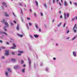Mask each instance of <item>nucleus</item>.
<instances>
[{
  "instance_id": "412c9836",
  "label": "nucleus",
  "mask_w": 77,
  "mask_h": 77,
  "mask_svg": "<svg viewBox=\"0 0 77 77\" xmlns=\"http://www.w3.org/2000/svg\"><path fill=\"white\" fill-rule=\"evenodd\" d=\"M8 72H5V74L6 75H7V76H8Z\"/></svg>"
},
{
  "instance_id": "72a5a7b5",
  "label": "nucleus",
  "mask_w": 77,
  "mask_h": 77,
  "mask_svg": "<svg viewBox=\"0 0 77 77\" xmlns=\"http://www.w3.org/2000/svg\"><path fill=\"white\" fill-rule=\"evenodd\" d=\"M75 20V18H73L72 19V21H74Z\"/></svg>"
},
{
  "instance_id": "4d7b16f0",
  "label": "nucleus",
  "mask_w": 77,
  "mask_h": 77,
  "mask_svg": "<svg viewBox=\"0 0 77 77\" xmlns=\"http://www.w3.org/2000/svg\"><path fill=\"white\" fill-rule=\"evenodd\" d=\"M53 59L54 60H56V58H54Z\"/></svg>"
},
{
  "instance_id": "5701e85b",
  "label": "nucleus",
  "mask_w": 77,
  "mask_h": 77,
  "mask_svg": "<svg viewBox=\"0 0 77 77\" xmlns=\"http://www.w3.org/2000/svg\"><path fill=\"white\" fill-rule=\"evenodd\" d=\"M23 63H24V61L23 60H21V63L22 64H23Z\"/></svg>"
},
{
  "instance_id": "2eb2a0df",
  "label": "nucleus",
  "mask_w": 77,
  "mask_h": 77,
  "mask_svg": "<svg viewBox=\"0 0 77 77\" xmlns=\"http://www.w3.org/2000/svg\"><path fill=\"white\" fill-rule=\"evenodd\" d=\"M77 35H76L72 39V40H74V39H75V38H77Z\"/></svg>"
},
{
  "instance_id": "338daca9",
  "label": "nucleus",
  "mask_w": 77,
  "mask_h": 77,
  "mask_svg": "<svg viewBox=\"0 0 77 77\" xmlns=\"http://www.w3.org/2000/svg\"><path fill=\"white\" fill-rule=\"evenodd\" d=\"M65 17V20H66V16L64 17Z\"/></svg>"
},
{
  "instance_id": "4468645a",
  "label": "nucleus",
  "mask_w": 77,
  "mask_h": 77,
  "mask_svg": "<svg viewBox=\"0 0 77 77\" xmlns=\"http://www.w3.org/2000/svg\"><path fill=\"white\" fill-rule=\"evenodd\" d=\"M5 16H6V17H9V14H6V13L5 12Z\"/></svg>"
},
{
  "instance_id": "473e14b6",
  "label": "nucleus",
  "mask_w": 77,
  "mask_h": 77,
  "mask_svg": "<svg viewBox=\"0 0 77 77\" xmlns=\"http://www.w3.org/2000/svg\"><path fill=\"white\" fill-rule=\"evenodd\" d=\"M3 29L5 30V31H7V29H5V28H3Z\"/></svg>"
},
{
  "instance_id": "c85d7f7f",
  "label": "nucleus",
  "mask_w": 77,
  "mask_h": 77,
  "mask_svg": "<svg viewBox=\"0 0 77 77\" xmlns=\"http://www.w3.org/2000/svg\"><path fill=\"white\" fill-rule=\"evenodd\" d=\"M27 19L28 20H30V18H29V17H27Z\"/></svg>"
},
{
  "instance_id": "c9c22d12",
  "label": "nucleus",
  "mask_w": 77,
  "mask_h": 77,
  "mask_svg": "<svg viewBox=\"0 0 77 77\" xmlns=\"http://www.w3.org/2000/svg\"><path fill=\"white\" fill-rule=\"evenodd\" d=\"M35 26H36V29H38V26H37V25L36 24L35 25Z\"/></svg>"
},
{
  "instance_id": "774afa93",
  "label": "nucleus",
  "mask_w": 77,
  "mask_h": 77,
  "mask_svg": "<svg viewBox=\"0 0 77 77\" xmlns=\"http://www.w3.org/2000/svg\"><path fill=\"white\" fill-rule=\"evenodd\" d=\"M27 27L28 29H29V27L28 26H27Z\"/></svg>"
},
{
  "instance_id": "b1692460",
  "label": "nucleus",
  "mask_w": 77,
  "mask_h": 77,
  "mask_svg": "<svg viewBox=\"0 0 77 77\" xmlns=\"http://www.w3.org/2000/svg\"><path fill=\"white\" fill-rule=\"evenodd\" d=\"M59 5L60 6H62V4H61V3H60V2H59Z\"/></svg>"
},
{
  "instance_id": "6e6d98bb",
  "label": "nucleus",
  "mask_w": 77,
  "mask_h": 77,
  "mask_svg": "<svg viewBox=\"0 0 77 77\" xmlns=\"http://www.w3.org/2000/svg\"><path fill=\"white\" fill-rule=\"evenodd\" d=\"M23 66V67H25V66H26V65H24Z\"/></svg>"
},
{
  "instance_id": "79ce46f5",
  "label": "nucleus",
  "mask_w": 77,
  "mask_h": 77,
  "mask_svg": "<svg viewBox=\"0 0 77 77\" xmlns=\"http://www.w3.org/2000/svg\"><path fill=\"white\" fill-rule=\"evenodd\" d=\"M6 44H7V45H8V44H9V42H7Z\"/></svg>"
},
{
  "instance_id": "de8ad7c7",
  "label": "nucleus",
  "mask_w": 77,
  "mask_h": 77,
  "mask_svg": "<svg viewBox=\"0 0 77 77\" xmlns=\"http://www.w3.org/2000/svg\"><path fill=\"white\" fill-rule=\"evenodd\" d=\"M55 0H53V3H54Z\"/></svg>"
},
{
  "instance_id": "9b49d317",
  "label": "nucleus",
  "mask_w": 77,
  "mask_h": 77,
  "mask_svg": "<svg viewBox=\"0 0 77 77\" xmlns=\"http://www.w3.org/2000/svg\"><path fill=\"white\" fill-rule=\"evenodd\" d=\"M2 34H5L6 36H7L8 35V34H7V33L5 32H2Z\"/></svg>"
},
{
  "instance_id": "a19ab883",
  "label": "nucleus",
  "mask_w": 77,
  "mask_h": 77,
  "mask_svg": "<svg viewBox=\"0 0 77 77\" xmlns=\"http://www.w3.org/2000/svg\"><path fill=\"white\" fill-rule=\"evenodd\" d=\"M2 59H5V57L4 56H2Z\"/></svg>"
},
{
  "instance_id": "2f4dec72",
  "label": "nucleus",
  "mask_w": 77,
  "mask_h": 77,
  "mask_svg": "<svg viewBox=\"0 0 77 77\" xmlns=\"http://www.w3.org/2000/svg\"><path fill=\"white\" fill-rule=\"evenodd\" d=\"M29 26H32V23H29Z\"/></svg>"
},
{
  "instance_id": "052dcab7",
  "label": "nucleus",
  "mask_w": 77,
  "mask_h": 77,
  "mask_svg": "<svg viewBox=\"0 0 77 77\" xmlns=\"http://www.w3.org/2000/svg\"><path fill=\"white\" fill-rule=\"evenodd\" d=\"M70 4H71H71H72V3L70 1Z\"/></svg>"
},
{
  "instance_id": "f03ea898",
  "label": "nucleus",
  "mask_w": 77,
  "mask_h": 77,
  "mask_svg": "<svg viewBox=\"0 0 77 77\" xmlns=\"http://www.w3.org/2000/svg\"><path fill=\"white\" fill-rule=\"evenodd\" d=\"M1 22H3L4 23L5 25L7 27H9V25H8V23L7 22H5V20H3V21H1Z\"/></svg>"
},
{
  "instance_id": "58836bf2",
  "label": "nucleus",
  "mask_w": 77,
  "mask_h": 77,
  "mask_svg": "<svg viewBox=\"0 0 77 77\" xmlns=\"http://www.w3.org/2000/svg\"><path fill=\"white\" fill-rule=\"evenodd\" d=\"M19 5H20V6H22V4H21V3H19Z\"/></svg>"
},
{
  "instance_id": "4c0bfd02",
  "label": "nucleus",
  "mask_w": 77,
  "mask_h": 77,
  "mask_svg": "<svg viewBox=\"0 0 77 77\" xmlns=\"http://www.w3.org/2000/svg\"><path fill=\"white\" fill-rule=\"evenodd\" d=\"M11 26H13V25H14V24L12 23H11Z\"/></svg>"
},
{
  "instance_id": "8fccbe9b",
  "label": "nucleus",
  "mask_w": 77,
  "mask_h": 77,
  "mask_svg": "<svg viewBox=\"0 0 77 77\" xmlns=\"http://www.w3.org/2000/svg\"><path fill=\"white\" fill-rule=\"evenodd\" d=\"M39 32H41V29H39Z\"/></svg>"
},
{
  "instance_id": "f8f14e48",
  "label": "nucleus",
  "mask_w": 77,
  "mask_h": 77,
  "mask_svg": "<svg viewBox=\"0 0 77 77\" xmlns=\"http://www.w3.org/2000/svg\"><path fill=\"white\" fill-rule=\"evenodd\" d=\"M34 36H35V38H38V37H39V36L38 35H34Z\"/></svg>"
},
{
  "instance_id": "4be33fe9",
  "label": "nucleus",
  "mask_w": 77,
  "mask_h": 77,
  "mask_svg": "<svg viewBox=\"0 0 77 77\" xmlns=\"http://www.w3.org/2000/svg\"><path fill=\"white\" fill-rule=\"evenodd\" d=\"M25 71V69H22V72H24Z\"/></svg>"
},
{
  "instance_id": "3c124183",
  "label": "nucleus",
  "mask_w": 77,
  "mask_h": 77,
  "mask_svg": "<svg viewBox=\"0 0 77 77\" xmlns=\"http://www.w3.org/2000/svg\"><path fill=\"white\" fill-rule=\"evenodd\" d=\"M18 56H21V54H18Z\"/></svg>"
},
{
  "instance_id": "09e8293b",
  "label": "nucleus",
  "mask_w": 77,
  "mask_h": 77,
  "mask_svg": "<svg viewBox=\"0 0 77 77\" xmlns=\"http://www.w3.org/2000/svg\"><path fill=\"white\" fill-rule=\"evenodd\" d=\"M60 18H62V16L61 15L60 16Z\"/></svg>"
},
{
  "instance_id": "c756f323",
  "label": "nucleus",
  "mask_w": 77,
  "mask_h": 77,
  "mask_svg": "<svg viewBox=\"0 0 77 77\" xmlns=\"http://www.w3.org/2000/svg\"><path fill=\"white\" fill-rule=\"evenodd\" d=\"M34 15L35 17H36V13L34 14Z\"/></svg>"
},
{
  "instance_id": "6e6552de",
  "label": "nucleus",
  "mask_w": 77,
  "mask_h": 77,
  "mask_svg": "<svg viewBox=\"0 0 77 77\" xmlns=\"http://www.w3.org/2000/svg\"><path fill=\"white\" fill-rule=\"evenodd\" d=\"M64 5L65 6H67L68 5V4L67 3V2L66 1L64 2Z\"/></svg>"
},
{
  "instance_id": "680f3d73",
  "label": "nucleus",
  "mask_w": 77,
  "mask_h": 77,
  "mask_svg": "<svg viewBox=\"0 0 77 77\" xmlns=\"http://www.w3.org/2000/svg\"><path fill=\"white\" fill-rule=\"evenodd\" d=\"M31 38H33V37L32 35H31Z\"/></svg>"
},
{
  "instance_id": "bf43d9fd",
  "label": "nucleus",
  "mask_w": 77,
  "mask_h": 77,
  "mask_svg": "<svg viewBox=\"0 0 77 77\" xmlns=\"http://www.w3.org/2000/svg\"><path fill=\"white\" fill-rule=\"evenodd\" d=\"M75 18H76V19L77 20V17H75Z\"/></svg>"
},
{
  "instance_id": "603ef678",
  "label": "nucleus",
  "mask_w": 77,
  "mask_h": 77,
  "mask_svg": "<svg viewBox=\"0 0 77 77\" xmlns=\"http://www.w3.org/2000/svg\"><path fill=\"white\" fill-rule=\"evenodd\" d=\"M0 42H1V43H2V42H3L2 41V40H0Z\"/></svg>"
},
{
  "instance_id": "393cba45",
  "label": "nucleus",
  "mask_w": 77,
  "mask_h": 77,
  "mask_svg": "<svg viewBox=\"0 0 77 77\" xmlns=\"http://www.w3.org/2000/svg\"><path fill=\"white\" fill-rule=\"evenodd\" d=\"M16 29L17 30H19V27H18V26H17V27L16 28Z\"/></svg>"
},
{
  "instance_id": "7c9ffc66",
  "label": "nucleus",
  "mask_w": 77,
  "mask_h": 77,
  "mask_svg": "<svg viewBox=\"0 0 77 77\" xmlns=\"http://www.w3.org/2000/svg\"><path fill=\"white\" fill-rule=\"evenodd\" d=\"M44 6L45 7V8H47V6L46 5V4H44Z\"/></svg>"
},
{
  "instance_id": "bb28decb",
  "label": "nucleus",
  "mask_w": 77,
  "mask_h": 77,
  "mask_svg": "<svg viewBox=\"0 0 77 77\" xmlns=\"http://www.w3.org/2000/svg\"><path fill=\"white\" fill-rule=\"evenodd\" d=\"M65 25H66V23H65L64 24V25H63V27H65Z\"/></svg>"
},
{
  "instance_id": "423d86ee",
  "label": "nucleus",
  "mask_w": 77,
  "mask_h": 77,
  "mask_svg": "<svg viewBox=\"0 0 77 77\" xmlns=\"http://www.w3.org/2000/svg\"><path fill=\"white\" fill-rule=\"evenodd\" d=\"M28 61H29V66H30V65L31 64V61H30V59L29 58L28 59Z\"/></svg>"
},
{
  "instance_id": "13d9d810",
  "label": "nucleus",
  "mask_w": 77,
  "mask_h": 77,
  "mask_svg": "<svg viewBox=\"0 0 77 77\" xmlns=\"http://www.w3.org/2000/svg\"><path fill=\"white\" fill-rule=\"evenodd\" d=\"M59 14H61V11H59Z\"/></svg>"
},
{
  "instance_id": "f704fd0d",
  "label": "nucleus",
  "mask_w": 77,
  "mask_h": 77,
  "mask_svg": "<svg viewBox=\"0 0 77 77\" xmlns=\"http://www.w3.org/2000/svg\"><path fill=\"white\" fill-rule=\"evenodd\" d=\"M12 54L14 55V54H15V53H14V52H13L12 53Z\"/></svg>"
},
{
  "instance_id": "20e7f679",
  "label": "nucleus",
  "mask_w": 77,
  "mask_h": 77,
  "mask_svg": "<svg viewBox=\"0 0 77 77\" xmlns=\"http://www.w3.org/2000/svg\"><path fill=\"white\" fill-rule=\"evenodd\" d=\"M2 5L3 6H4L5 7H7V5H6V3L5 2H3L2 3Z\"/></svg>"
},
{
  "instance_id": "37998d69",
  "label": "nucleus",
  "mask_w": 77,
  "mask_h": 77,
  "mask_svg": "<svg viewBox=\"0 0 77 77\" xmlns=\"http://www.w3.org/2000/svg\"><path fill=\"white\" fill-rule=\"evenodd\" d=\"M69 30H68L67 31V33H69Z\"/></svg>"
},
{
  "instance_id": "864d4df0",
  "label": "nucleus",
  "mask_w": 77,
  "mask_h": 77,
  "mask_svg": "<svg viewBox=\"0 0 77 77\" xmlns=\"http://www.w3.org/2000/svg\"><path fill=\"white\" fill-rule=\"evenodd\" d=\"M11 48H12L13 49H15V48H14V47H11Z\"/></svg>"
},
{
  "instance_id": "e2e57ef3",
  "label": "nucleus",
  "mask_w": 77,
  "mask_h": 77,
  "mask_svg": "<svg viewBox=\"0 0 77 77\" xmlns=\"http://www.w3.org/2000/svg\"><path fill=\"white\" fill-rule=\"evenodd\" d=\"M61 3H62L63 2V1H62V0H61Z\"/></svg>"
},
{
  "instance_id": "a18cd8bd",
  "label": "nucleus",
  "mask_w": 77,
  "mask_h": 77,
  "mask_svg": "<svg viewBox=\"0 0 77 77\" xmlns=\"http://www.w3.org/2000/svg\"><path fill=\"white\" fill-rule=\"evenodd\" d=\"M75 6H77V3H75Z\"/></svg>"
},
{
  "instance_id": "7ed1b4c3",
  "label": "nucleus",
  "mask_w": 77,
  "mask_h": 77,
  "mask_svg": "<svg viewBox=\"0 0 77 77\" xmlns=\"http://www.w3.org/2000/svg\"><path fill=\"white\" fill-rule=\"evenodd\" d=\"M5 56H8L9 55V51H5Z\"/></svg>"
},
{
  "instance_id": "ddd939ff",
  "label": "nucleus",
  "mask_w": 77,
  "mask_h": 77,
  "mask_svg": "<svg viewBox=\"0 0 77 77\" xmlns=\"http://www.w3.org/2000/svg\"><path fill=\"white\" fill-rule=\"evenodd\" d=\"M18 52L19 53H24V52L23 51H19Z\"/></svg>"
},
{
  "instance_id": "dca6fc26",
  "label": "nucleus",
  "mask_w": 77,
  "mask_h": 77,
  "mask_svg": "<svg viewBox=\"0 0 77 77\" xmlns=\"http://www.w3.org/2000/svg\"><path fill=\"white\" fill-rule=\"evenodd\" d=\"M8 71H9L10 72H11V69H8Z\"/></svg>"
},
{
  "instance_id": "9d476101",
  "label": "nucleus",
  "mask_w": 77,
  "mask_h": 77,
  "mask_svg": "<svg viewBox=\"0 0 77 77\" xmlns=\"http://www.w3.org/2000/svg\"><path fill=\"white\" fill-rule=\"evenodd\" d=\"M35 3L36 4V5L37 6H38V1H35Z\"/></svg>"
},
{
  "instance_id": "aec40b11",
  "label": "nucleus",
  "mask_w": 77,
  "mask_h": 77,
  "mask_svg": "<svg viewBox=\"0 0 77 77\" xmlns=\"http://www.w3.org/2000/svg\"><path fill=\"white\" fill-rule=\"evenodd\" d=\"M19 36H20V37H23V36L22 35H21L20 34L18 35Z\"/></svg>"
},
{
  "instance_id": "e433bc0d",
  "label": "nucleus",
  "mask_w": 77,
  "mask_h": 77,
  "mask_svg": "<svg viewBox=\"0 0 77 77\" xmlns=\"http://www.w3.org/2000/svg\"><path fill=\"white\" fill-rule=\"evenodd\" d=\"M41 16H43V14H42V12L41 13Z\"/></svg>"
},
{
  "instance_id": "0e129e2a",
  "label": "nucleus",
  "mask_w": 77,
  "mask_h": 77,
  "mask_svg": "<svg viewBox=\"0 0 77 77\" xmlns=\"http://www.w3.org/2000/svg\"><path fill=\"white\" fill-rule=\"evenodd\" d=\"M29 11H30V12H32V10L30 9V10H29Z\"/></svg>"
},
{
  "instance_id": "a878e982",
  "label": "nucleus",
  "mask_w": 77,
  "mask_h": 77,
  "mask_svg": "<svg viewBox=\"0 0 77 77\" xmlns=\"http://www.w3.org/2000/svg\"><path fill=\"white\" fill-rule=\"evenodd\" d=\"M1 48L3 49H5V47H2Z\"/></svg>"
},
{
  "instance_id": "f257e3e1",
  "label": "nucleus",
  "mask_w": 77,
  "mask_h": 77,
  "mask_svg": "<svg viewBox=\"0 0 77 77\" xmlns=\"http://www.w3.org/2000/svg\"><path fill=\"white\" fill-rule=\"evenodd\" d=\"M76 28H77V26L76 25V24H75V26H74L73 29V30L74 32H75H75H76V30H75V29H76Z\"/></svg>"
},
{
  "instance_id": "cd10ccee",
  "label": "nucleus",
  "mask_w": 77,
  "mask_h": 77,
  "mask_svg": "<svg viewBox=\"0 0 77 77\" xmlns=\"http://www.w3.org/2000/svg\"><path fill=\"white\" fill-rule=\"evenodd\" d=\"M13 14L14 15V17H16V16L15 15V14H14V13L13 12Z\"/></svg>"
},
{
  "instance_id": "0eeeda50",
  "label": "nucleus",
  "mask_w": 77,
  "mask_h": 77,
  "mask_svg": "<svg viewBox=\"0 0 77 77\" xmlns=\"http://www.w3.org/2000/svg\"><path fill=\"white\" fill-rule=\"evenodd\" d=\"M73 54L74 56H76V53H75V52L73 51Z\"/></svg>"
},
{
  "instance_id": "c03bdc74",
  "label": "nucleus",
  "mask_w": 77,
  "mask_h": 77,
  "mask_svg": "<svg viewBox=\"0 0 77 77\" xmlns=\"http://www.w3.org/2000/svg\"><path fill=\"white\" fill-rule=\"evenodd\" d=\"M21 13L22 14H23V11L22 10V9H21Z\"/></svg>"
},
{
  "instance_id": "1a4fd4ad",
  "label": "nucleus",
  "mask_w": 77,
  "mask_h": 77,
  "mask_svg": "<svg viewBox=\"0 0 77 77\" xmlns=\"http://www.w3.org/2000/svg\"><path fill=\"white\" fill-rule=\"evenodd\" d=\"M18 68V66L15 65L14 67V69H17Z\"/></svg>"
},
{
  "instance_id": "39448f33",
  "label": "nucleus",
  "mask_w": 77,
  "mask_h": 77,
  "mask_svg": "<svg viewBox=\"0 0 77 77\" xmlns=\"http://www.w3.org/2000/svg\"><path fill=\"white\" fill-rule=\"evenodd\" d=\"M11 61L12 62H16V59H12L11 60Z\"/></svg>"
},
{
  "instance_id": "ea45409f",
  "label": "nucleus",
  "mask_w": 77,
  "mask_h": 77,
  "mask_svg": "<svg viewBox=\"0 0 77 77\" xmlns=\"http://www.w3.org/2000/svg\"><path fill=\"white\" fill-rule=\"evenodd\" d=\"M64 17H66V13H64Z\"/></svg>"
},
{
  "instance_id": "5fc2aeb1",
  "label": "nucleus",
  "mask_w": 77,
  "mask_h": 77,
  "mask_svg": "<svg viewBox=\"0 0 77 77\" xmlns=\"http://www.w3.org/2000/svg\"><path fill=\"white\" fill-rule=\"evenodd\" d=\"M14 23H16V21H15L14 20Z\"/></svg>"
},
{
  "instance_id": "49530a36",
  "label": "nucleus",
  "mask_w": 77,
  "mask_h": 77,
  "mask_svg": "<svg viewBox=\"0 0 77 77\" xmlns=\"http://www.w3.org/2000/svg\"><path fill=\"white\" fill-rule=\"evenodd\" d=\"M58 1H59V0H57L56 3H57Z\"/></svg>"
},
{
  "instance_id": "6ab92c4d",
  "label": "nucleus",
  "mask_w": 77,
  "mask_h": 77,
  "mask_svg": "<svg viewBox=\"0 0 77 77\" xmlns=\"http://www.w3.org/2000/svg\"><path fill=\"white\" fill-rule=\"evenodd\" d=\"M13 46L14 47H16V45L14 43H13Z\"/></svg>"
},
{
  "instance_id": "f3484780",
  "label": "nucleus",
  "mask_w": 77,
  "mask_h": 77,
  "mask_svg": "<svg viewBox=\"0 0 77 77\" xmlns=\"http://www.w3.org/2000/svg\"><path fill=\"white\" fill-rule=\"evenodd\" d=\"M62 24V23H60L58 25V27H60V26Z\"/></svg>"
},
{
  "instance_id": "69168bd1",
  "label": "nucleus",
  "mask_w": 77,
  "mask_h": 77,
  "mask_svg": "<svg viewBox=\"0 0 77 77\" xmlns=\"http://www.w3.org/2000/svg\"><path fill=\"white\" fill-rule=\"evenodd\" d=\"M2 32H1V31H0V33H2Z\"/></svg>"
},
{
  "instance_id": "a211bd4d",
  "label": "nucleus",
  "mask_w": 77,
  "mask_h": 77,
  "mask_svg": "<svg viewBox=\"0 0 77 77\" xmlns=\"http://www.w3.org/2000/svg\"><path fill=\"white\" fill-rule=\"evenodd\" d=\"M69 14L67 13V18H68L69 17Z\"/></svg>"
}]
</instances>
